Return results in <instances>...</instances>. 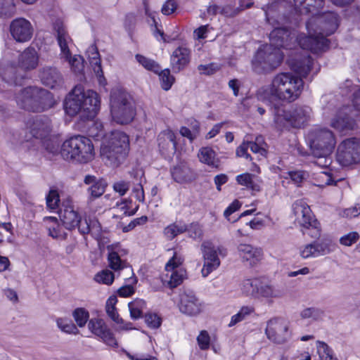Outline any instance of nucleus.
Returning a JSON list of instances; mask_svg holds the SVG:
<instances>
[{"instance_id": "8", "label": "nucleus", "mask_w": 360, "mask_h": 360, "mask_svg": "<svg viewBox=\"0 0 360 360\" xmlns=\"http://www.w3.org/2000/svg\"><path fill=\"white\" fill-rule=\"evenodd\" d=\"M110 107L112 121L121 125L131 123L136 115V109L132 98L122 89H115L111 91Z\"/></svg>"}, {"instance_id": "63", "label": "nucleus", "mask_w": 360, "mask_h": 360, "mask_svg": "<svg viewBox=\"0 0 360 360\" xmlns=\"http://www.w3.org/2000/svg\"><path fill=\"white\" fill-rule=\"evenodd\" d=\"M248 143H245L243 142L236 148V155L238 157H245L247 160H250V161L252 160V156L248 153Z\"/></svg>"}, {"instance_id": "32", "label": "nucleus", "mask_w": 360, "mask_h": 360, "mask_svg": "<svg viewBox=\"0 0 360 360\" xmlns=\"http://www.w3.org/2000/svg\"><path fill=\"white\" fill-rule=\"evenodd\" d=\"M171 174L174 181L179 184L191 182L193 180L191 169L185 165H177L171 170Z\"/></svg>"}, {"instance_id": "58", "label": "nucleus", "mask_w": 360, "mask_h": 360, "mask_svg": "<svg viewBox=\"0 0 360 360\" xmlns=\"http://www.w3.org/2000/svg\"><path fill=\"white\" fill-rule=\"evenodd\" d=\"M312 35H304L295 38V41L302 49L309 50L311 52L312 49Z\"/></svg>"}, {"instance_id": "28", "label": "nucleus", "mask_w": 360, "mask_h": 360, "mask_svg": "<svg viewBox=\"0 0 360 360\" xmlns=\"http://www.w3.org/2000/svg\"><path fill=\"white\" fill-rule=\"evenodd\" d=\"M60 219L63 226L68 230L72 231L78 225L82 220L79 214L75 211L72 207H67L63 212L60 211Z\"/></svg>"}, {"instance_id": "19", "label": "nucleus", "mask_w": 360, "mask_h": 360, "mask_svg": "<svg viewBox=\"0 0 360 360\" xmlns=\"http://www.w3.org/2000/svg\"><path fill=\"white\" fill-rule=\"evenodd\" d=\"M200 249L204 258V265L201 273L203 277H207L220 265V260L212 242L204 241Z\"/></svg>"}, {"instance_id": "54", "label": "nucleus", "mask_w": 360, "mask_h": 360, "mask_svg": "<svg viewBox=\"0 0 360 360\" xmlns=\"http://www.w3.org/2000/svg\"><path fill=\"white\" fill-rule=\"evenodd\" d=\"M288 175L290 179L298 186L308 177V174L303 170L289 171Z\"/></svg>"}, {"instance_id": "22", "label": "nucleus", "mask_w": 360, "mask_h": 360, "mask_svg": "<svg viewBox=\"0 0 360 360\" xmlns=\"http://www.w3.org/2000/svg\"><path fill=\"white\" fill-rule=\"evenodd\" d=\"M84 183L90 185L87 188V192L90 195L91 200L100 198L105 193L108 186L107 181L103 178H97L91 174L84 176Z\"/></svg>"}, {"instance_id": "64", "label": "nucleus", "mask_w": 360, "mask_h": 360, "mask_svg": "<svg viewBox=\"0 0 360 360\" xmlns=\"http://www.w3.org/2000/svg\"><path fill=\"white\" fill-rule=\"evenodd\" d=\"M198 70L201 71L202 74L205 75H212L216 72L217 68L214 67V63H210L207 65H199Z\"/></svg>"}, {"instance_id": "21", "label": "nucleus", "mask_w": 360, "mask_h": 360, "mask_svg": "<svg viewBox=\"0 0 360 360\" xmlns=\"http://www.w3.org/2000/svg\"><path fill=\"white\" fill-rule=\"evenodd\" d=\"M179 307L181 312L188 316H195L200 311L199 300L191 290L185 291L180 295Z\"/></svg>"}, {"instance_id": "4", "label": "nucleus", "mask_w": 360, "mask_h": 360, "mask_svg": "<svg viewBox=\"0 0 360 360\" xmlns=\"http://www.w3.org/2000/svg\"><path fill=\"white\" fill-rule=\"evenodd\" d=\"M60 154L67 161L81 164L87 163L94 157V146L89 137L77 135L63 143Z\"/></svg>"}, {"instance_id": "14", "label": "nucleus", "mask_w": 360, "mask_h": 360, "mask_svg": "<svg viewBox=\"0 0 360 360\" xmlns=\"http://www.w3.org/2000/svg\"><path fill=\"white\" fill-rule=\"evenodd\" d=\"M292 211L296 217L295 220L298 221L302 227L314 230V233L311 234L312 237L320 236V223L315 218L310 207L306 203L299 200L295 201L292 205Z\"/></svg>"}, {"instance_id": "7", "label": "nucleus", "mask_w": 360, "mask_h": 360, "mask_svg": "<svg viewBox=\"0 0 360 360\" xmlns=\"http://www.w3.org/2000/svg\"><path fill=\"white\" fill-rule=\"evenodd\" d=\"M311 109L307 105H292L289 108L274 106V122L280 130L302 128L308 122Z\"/></svg>"}, {"instance_id": "53", "label": "nucleus", "mask_w": 360, "mask_h": 360, "mask_svg": "<svg viewBox=\"0 0 360 360\" xmlns=\"http://www.w3.org/2000/svg\"><path fill=\"white\" fill-rule=\"evenodd\" d=\"M359 239V234L356 231H352L349 233L342 236L340 238L341 245L345 246H351L354 244Z\"/></svg>"}, {"instance_id": "47", "label": "nucleus", "mask_w": 360, "mask_h": 360, "mask_svg": "<svg viewBox=\"0 0 360 360\" xmlns=\"http://www.w3.org/2000/svg\"><path fill=\"white\" fill-rule=\"evenodd\" d=\"M144 318L146 325L150 328L157 329L162 325V319L161 316L156 313H146Z\"/></svg>"}, {"instance_id": "46", "label": "nucleus", "mask_w": 360, "mask_h": 360, "mask_svg": "<svg viewBox=\"0 0 360 360\" xmlns=\"http://www.w3.org/2000/svg\"><path fill=\"white\" fill-rule=\"evenodd\" d=\"M324 311L316 307H308L303 309L300 316L302 319H312L314 321H318L322 318Z\"/></svg>"}, {"instance_id": "2", "label": "nucleus", "mask_w": 360, "mask_h": 360, "mask_svg": "<svg viewBox=\"0 0 360 360\" xmlns=\"http://www.w3.org/2000/svg\"><path fill=\"white\" fill-rule=\"evenodd\" d=\"M39 63V56L34 47L29 46L18 56V65L11 64L1 72L6 83L14 86H23L30 77L27 72L35 69Z\"/></svg>"}, {"instance_id": "13", "label": "nucleus", "mask_w": 360, "mask_h": 360, "mask_svg": "<svg viewBox=\"0 0 360 360\" xmlns=\"http://www.w3.org/2000/svg\"><path fill=\"white\" fill-rule=\"evenodd\" d=\"M336 160L342 167L360 163V139L347 138L338 146Z\"/></svg>"}, {"instance_id": "60", "label": "nucleus", "mask_w": 360, "mask_h": 360, "mask_svg": "<svg viewBox=\"0 0 360 360\" xmlns=\"http://www.w3.org/2000/svg\"><path fill=\"white\" fill-rule=\"evenodd\" d=\"M300 256L304 259L310 257H317L314 242L304 246V248L300 251Z\"/></svg>"}, {"instance_id": "16", "label": "nucleus", "mask_w": 360, "mask_h": 360, "mask_svg": "<svg viewBox=\"0 0 360 360\" xmlns=\"http://www.w3.org/2000/svg\"><path fill=\"white\" fill-rule=\"evenodd\" d=\"M270 44L273 47L292 49L295 46V36L288 27H275L269 34Z\"/></svg>"}, {"instance_id": "55", "label": "nucleus", "mask_w": 360, "mask_h": 360, "mask_svg": "<svg viewBox=\"0 0 360 360\" xmlns=\"http://www.w3.org/2000/svg\"><path fill=\"white\" fill-rule=\"evenodd\" d=\"M197 341L200 349L206 350L210 348V337L207 331H200L199 335L197 338Z\"/></svg>"}, {"instance_id": "34", "label": "nucleus", "mask_w": 360, "mask_h": 360, "mask_svg": "<svg viewBox=\"0 0 360 360\" xmlns=\"http://www.w3.org/2000/svg\"><path fill=\"white\" fill-rule=\"evenodd\" d=\"M130 317L133 320H138L143 317V311L146 308V302L141 299H136L128 304Z\"/></svg>"}, {"instance_id": "23", "label": "nucleus", "mask_w": 360, "mask_h": 360, "mask_svg": "<svg viewBox=\"0 0 360 360\" xmlns=\"http://www.w3.org/2000/svg\"><path fill=\"white\" fill-rule=\"evenodd\" d=\"M39 77L43 84L54 89L63 84V77L56 68L45 67L39 73Z\"/></svg>"}, {"instance_id": "24", "label": "nucleus", "mask_w": 360, "mask_h": 360, "mask_svg": "<svg viewBox=\"0 0 360 360\" xmlns=\"http://www.w3.org/2000/svg\"><path fill=\"white\" fill-rule=\"evenodd\" d=\"M191 51L188 49L179 46L171 56V65L174 73L184 70L190 63Z\"/></svg>"}, {"instance_id": "40", "label": "nucleus", "mask_w": 360, "mask_h": 360, "mask_svg": "<svg viewBox=\"0 0 360 360\" xmlns=\"http://www.w3.org/2000/svg\"><path fill=\"white\" fill-rule=\"evenodd\" d=\"M156 74L159 75L162 89L169 91L175 82V77L171 75L170 70L169 68L162 70L161 68L160 72Z\"/></svg>"}, {"instance_id": "27", "label": "nucleus", "mask_w": 360, "mask_h": 360, "mask_svg": "<svg viewBox=\"0 0 360 360\" xmlns=\"http://www.w3.org/2000/svg\"><path fill=\"white\" fill-rule=\"evenodd\" d=\"M343 109L338 112L332 122V126L340 131L352 130L356 126L355 120Z\"/></svg>"}, {"instance_id": "15", "label": "nucleus", "mask_w": 360, "mask_h": 360, "mask_svg": "<svg viewBox=\"0 0 360 360\" xmlns=\"http://www.w3.org/2000/svg\"><path fill=\"white\" fill-rule=\"evenodd\" d=\"M265 333L267 338L276 344L285 343L291 337L288 324L280 319L269 320Z\"/></svg>"}, {"instance_id": "1", "label": "nucleus", "mask_w": 360, "mask_h": 360, "mask_svg": "<svg viewBox=\"0 0 360 360\" xmlns=\"http://www.w3.org/2000/svg\"><path fill=\"white\" fill-rule=\"evenodd\" d=\"M99 95L93 90H84L82 84L76 85L65 96L63 108L70 117L79 115L83 122L93 120L100 110Z\"/></svg>"}, {"instance_id": "38", "label": "nucleus", "mask_w": 360, "mask_h": 360, "mask_svg": "<svg viewBox=\"0 0 360 360\" xmlns=\"http://www.w3.org/2000/svg\"><path fill=\"white\" fill-rule=\"evenodd\" d=\"M312 53L326 51L330 47V41L323 36V34L312 35Z\"/></svg>"}, {"instance_id": "49", "label": "nucleus", "mask_w": 360, "mask_h": 360, "mask_svg": "<svg viewBox=\"0 0 360 360\" xmlns=\"http://www.w3.org/2000/svg\"><path fill=\"white\" fill-rule=\"evenodd\" d=\"M95 280L98 283L110 285L115 280V274L110 270H102L96 274Z\"/></svg>"}, {"instance_id": "42", "label": "nucleus", "mask_w": 360, "mask_h": 360, "mask_svg": "<svg viewBox=\"0 0 360 360\" xmlns=\"http://www.w3.org/2000/svg\"><path fill=\"white\" fill-rule=\"evenodd\" d=\"M135 58L139 63H140L145 69L154 73L160 72L161 66L154 60L146 58V56L136 54Z\"/></svg>"}, {"instance_id": "41", "label": "nucleus", "mask_w": 360, "mask_h": 360, "mask_svg": "<svg viewBox=\"0 0 360 360\" xmlns=\"http://www.w3.org/2000/svg\"><path fill=\"white\" fill-rule=\"evenodd\" d=\"M259 279H247L243 281L242 292L247 296L258 297V283Z\"/></svg>"}, {"instance_id": "51", "label": "nucleus", "mask_w": 360, "mask_h": 360, "mask_svg": "<svg viewBox=\"0 0 360 360\" xmlns=\"http://www.w3.org/2000/svg\"><path fill=\"white\" fill-rule=\"evenodd\" d=\"M43 146L46 150L50 154L53 155L60 154V143L56 139H44L43 141Z\"/></svg>"}, {"instance_id": "3", "label": "nucleus", "mask_w": 360, "mask_h": 360, "mask_svg": "<svg viewBox=\"0 0 360 360\" xmlns=\"http://www.w3.org/2000/svg\"><path fill=\"white\" fill-rule=\"evenodd\" d=\"M293 2L294 5L285 1H275L269 9L277 11V17L285 23L295 24L297 20V8H300L301 13L316 15L322 13L325 5V0H293Z\"/></svg>"}, {"instance_id": "11", "label": "nucleus", "mask_w": 360, "mask_h": 360, "mask_svg": "<svg viewBox=\"0 0 360 360\" xmlns=\"http://www.w3.org/2000/svg\"><path fill=\"white\" fill-rule=\"evenodd\" d=\"M284 54L278 47L264 44L259 47L252 59V70L259 75L268 74L283 62Z\"/></svg>"}, {"instance_id": "30", "label": "nucleus", "mask_w": 360, "mask_h": 360, "mask_svg": "<svg viewBox=\"0 0 360 360\" xmlns=\"http://www.w3.org/2000/svg\"><path fill=\"white\" fill-rule=\"evenodd\" d=\"M190 227L188 229L187 225L178 226L176 224H172L164 229V234L168 239L172 240L179 234L183 233L188 230L191 231L193 229L195 236L201 235L202 230L198 224H191Z\"/></svg>"}, {"instance_id": "26", "label": "nucleus", "mask_w": 360, "mask_h": 360, "mask_svg": "<svg viewBox=\"0 0 360 360\" xmlns=\"http://www.w3.org/2000/svg\"><path fill=\"white\" fill-rule=\"evenodd\" d=\"M158 141L159 150L162 156L166 158L175 154L177 142L174 132L169 131L167 137H159Z\"/></svg>"}, {"instance_id": "36", "label": "nucleus", "mask_w": 360, "mask_h": 360, "mask_svg": "<svg viewBox=\"0 0 360 360\" xmlns=\"http://www.w3.org/2000/svg\"><path fill=\"white\" fill-rule=\"evenodd\" d=\"M200 162L212 167H217L218 164L215 163L216 153L211 147H202L198 154Z\"/></svg>"}, {"instance_id": "61", "label": "nucleus", "mask_w": 360, "mask_h": 360, "mask_svg": "<svg viewBox=\"0 0 360 360\" xmlns=\"http://www.w3.org/2000/svg\"><path fill=\"white\" fill-rule=\"evenodd\" d=\"M177 8V4L175 0H167L162 7V13L164 15H170Z\"/></svg>"}, {"instance_id": "35", "label": "nucleus", "mask_w": 360, "mask_h": 360, "mask_svg": "<svg viewBox=\"0 0 360 360\" xmlns=\"http://www.w3.org/2000/svg\"><path fill=\"white\" fill-rule=\"evenodd\" d=\"M317 257L325 255L333 252L335 248L330 239L322 238L314 241Z\"/></svg>"}, {"instance_id": "57", "label": "nucleus", "mask_w": 360, "mask_h": 360, "mask_svg": "<svg viewBox=\"0 0 360 360\" xmlns=\"http://www.w3.org/2000/svg\"><path fill=\"white\" fill-rule=\"evenodd\" d=\"M113 190L118 193L120 196L124 195L130 188V182L120 181L115 182L112 186Z\"/></svg>"}, {"instance_id": "20", "label": "nucleus", "mask_w": 360, "mask_h": 360, "mask_svg": "<svg viewBox=\"0 0 360 360\" xmlns=\"http://www.w3.org/2000/svg\"><path fill=\"white\" fill-rule=\"evenodd\" d=\"M27 127L32 137L44 139L51 131V120L44 115H35L28 120Z\"/></svg>"}, {"instance_id": "45", "label": "nucleus", "mask_w": 360, "mask_h": 360, "mask_svg": "<svg viewBox=\"0 0 360 360\" xmlns=\"http://www.w3.org/2000/svg\"><path fill=\"white\" fill-rule=\"evenodd\" d=\"M133 276L128 278V280H132L131 284H128L120 287L117 290V295L121 297H128L133 295L135 292V289L133 285L136 284L138 279L134 272L132 271Z\"/></svg>"}, {"instance_id": "56", "label": "nucleus", "mask_w": 360, "mask_h": 360, "mask_svg": "<svg viewBox=\"0 0 360 360\" xmlns=\"http://www.w3.org/2000/svg\"><path fill=\"white\" fill-rule=\"evenodd\" d=\"M184 259L181 257L177 256V253L174 252L173 256L169 259L165 265V270L167 271H176L175 269L178 268L182 264Z\"/></svg>"}, {"instance_id": "5", "label": "nucleus", "mask_w": 360, "mask_h": 360, "mask_svg": "<svg viewBox=\"0 0 360 360\" xmlns=\"http://www.w3.org/2000/svg\"><path fill=\"white\" fill-rule=\"evenodd\" d=\"M304 84L301 77L290 72H281L274 78L270 94L276 99L290 103L300 96Z\"/></svg>"}, {"instance_id": "6", "label": "nucleus", "mask_w": 360, "mask_h": 360, "mask_svg": "<svg viewBox=\"0 0 360 360\" xmlns=\"http://www.w3.org/2000/svg\"><path fill=\"white\" fill-rule=\"evenodd\" d=\"M18 104L28 112H42L53 108L56 101L49 91L36 86H27L21 90Z\"/></svg>"}, {"instance_id": "48", "label": "nucleus", "mask_w": 360, "mask_h": 360, "mask_svg": "<svg viewBox=\"0 0 360 360\" xmlns=\"http://www.w3.org/2000/svg\"><path fill=\"white\" fill-rule=\"evenodd\" d=\"M277 297V295L275 293L273 287L271 285H269L261 280L259 281L258 283V297Z\"/></svg>"}, {"instance_id": "37", "label": "nucleus", "mask_w": 360, "mask_h": 360, "mask_svg": "<svg viewBox=\"0 0 360 360\" xmlns=\"http://www.w3.org/2000/svg\"><path fill=\"white\" fill-rule=\"evenodd\" d=\"M309 59L294 58L290 63V69L299 75H307L311 70Z\"/></svg>"}, {"instance_id": "59", "label": "nucleus", "mask_w": 360, "mask_h": 360, "mask_svg": "<svg viewBox=\"0 0 360 360\" xmlns=\"http://www.w3.org/2000/svg\"><path fill=\"white\" fill-rule=\"evenodd\" d=\"M242 205V203L238 200H234L229 207L224 210V216L229 221H231L229 217L235 212L238 211Z\"/></svg>"}, {"instance_id": "9", "label": "nucleus", "mask_w": 360, "mask_h": 360, "mask_svg": "<svg viewBox=\"0 0 360 360\" xmlns=\"http://www.w3.org/2000/svg\"><path fill=\"white\" fill-rule=\"evenodd\" d=\"M130 149L129 136L123 131L115 130L101 146V155L118 167L128 156Z\"/></svg>"}, {"instance_id": "10", "label": "nucleus", "mask_w": 360, "mask_h": 360, "mask_svg": "<svg viewBox=\"0 0 360 360\" xmlns=\"http://www.w3.org/2000/svg\"><path fill=\"white\" fill-rule=\"evenodd\" d=\"M72 316L80 328L84 327L89 321L88 328L93 334L100 338L107 345L115 348L118 347V342L113 332L103 319L94 318L89 320V312L83 307L76 308L72 311Z\"/></svg>"}, {"instance_id": "25", "label": "nucleus", "mask_w": 360, "mask_h": 360, "mask_svg": "<svg viewBox=\"0 0 360 360\" xmlns=\"http://www.w3.org/2000/svg\"><path fill=\"white\" fill-rule=\"evenodd\" d=\"M120 247V243L107 245L108 266L115 271H120L129 266L126 260L121 259L119 252L117 250Z\"/></svg>"}, {"instance_id": "50", "label": "nucleus", "mask_w": 360, "mask_h": 360, "mask_svg": "<svg viewBox=\"0 0 360 360\" xmlns=\"http://www.w3.org/2000/svg\"><path fill=\"white\" fill-rule=\"evenodd\" d=\"M253 311L254 309L252 307L248 306L243 307L236 314L231 317L229 326L231 327L236 325L243 321L247 316L250 315Z\"/></svg>"}, {"instance_id": "43", "label": "nucleus", "mask_w": 360, "mask_h": 360, "mask_svg": "<svg viewBox=\"0 0 360 360\" xmlns=\"http://www.w3.org/2000/svg\"><path fill=\"white\" fill-rule=\"evenodd\" d=\"M46 206L51 210H56L60 205V195L56 188L51 187L46 195Z\"/></svg>"}, {"instance_id": "44", "label": "nucleus", "mask_w": 360, "mask_h": 360, "mask_svg": "<svg viewBox=\"0 0 360 360\" xmlns=\"http://www.w3.org/2000/svg\"><path fill=\"white\" fill-rule=\"evenodd\" d=\"M58 328L63 332L69 334H77L79 330L75 323L70 319L59 318L57 319Z\"/></svg>"}, {"instance_id": "52", "label": "nucleus", "mask_w": 360, "mask_h": 360, "mask_svg": "<svg viewBox=\"0 0 360 360\" xmlns=\"http://www.w3.org/2000/svg\"><path fill=\"white\" fill-rule=\"evenodd\" d=\"M184 280V275L179 271H174L170 276L167 285L170 289H174L181 285Z\"/></svg>"}, {"instance_id": "62", "label": "nucleus", "mask_w": 360, "mask_h": 360, "mask_svg": "<svg viewBox=\"0 0 360 360\" xmlns=\"http://www.w3.org/2000/svg\"><path fill=\"white\" fill-rule=\"evenodd\" d=\"M253 176V174L246 172L238 175L236 179L239 185L245 186L247 187L248 185L250 184V181L252 179Z\"/></svg>"}, {"instance_id": "29", "label": "nucleus", "mask_w": 360, "mask_h": 360, "mask_svg": "<svg viewBox=\"0 0 360 360\" xmlns=\"http://www.w3.org/2000/svg\"><path fill=\"white\" fill-rule=\"evenodd\" d=\"M87 53L89 54V59L91 65L93 66L94 71L98 77L99 82H102V79L105 80L103 75V71L101 66V60L100 53L96 44L91 45Z\"/></svg>"}, {"instance_id": "12", "label": "nucleus", "mask_w": 360, "mask_h": 360, "mask_svg": "<svg viewBox=\"0 0 360 360\" xmlns=\"http://www.w3.org/2000/svg\"><path fill=\"white\" fill-rule=\"evenodd\" d=\"M306 140L315 158H326L333 152L336 139L334 133L326 128H316L309 131Z\"/></svg>"}, {"instance_id": "17", "label": "nucleus", "mask_w": 360, "mask_h": 360, "mask_svg": "<svg viewBox=\"0 0 360 360\" xmlns=\"http://www.w3.org/2000/svg\"><path fill=\"white\" fill-rule=\"evenodd\" d=\"M9 31L14 40L19 43H25L32 39L34 29L28 20L17 18L11 21Z\"/></svg>"}, {"instance_id": "39", "label": "nucleus", "mask_w": 360, "mask_h": 360, "mask_svg": "<svg viewBox=\"0 0 360 360\" xmlns=\"http://www.w3.org/2000/svg\"><path fill=\"white\" fill-rule=\"evenodd\" d=\"M16 11L14 0H0V18H12Z\"/></svg>"}, {"instance_id": "33", "label": "nucleus", "mask_w": 360, "mask_h": 360, "mask_svg": "<svg viewBox=\"0 0 360 360\" xmlns=\"http://www.w3.org/2000/svg\"><path fill=\"white\" fill-rule=\"evenodd\" d=\"M239 250L244 252L243 259L250 262V266H254L262 258V250L254 248L250 245H240Z\"/></svg>"}, {"instance_id": "31", "label": "nucleus", "mask_w": 360, "mask_h": 360, "mask_svg": "<svg viewBox=\"0 0 360 360\" xmlns=\"http://www.w3.org/2000/svg\"><path fill=\"white\" fill-rule=\"evenodd\" d=\"M339 27V17L333 12L327 13L323 18L321 31L326 36L333 34Z\"/></svg>"}, {"instance_id": "18", "label": "nucleus", "mask_w": 360, "mask_h": 360, "mask_svg": "<svg viewBox=\"0 0 360 360\" xmlns=\"http://www.w3.org/2000/svg\"><path fill=\"white\" fill-rule=\"evenodd\" d=\"M56 39L58 43V45L60 48L62 53H63L65 58L70 59V63L72 66V69L75 73H82L84 70V58L82 56H79V58H77L75 57L71 58V52L68 47L66 35L67 32L63 25H58L56 27Z\"/></svg>"}]
</instances>
